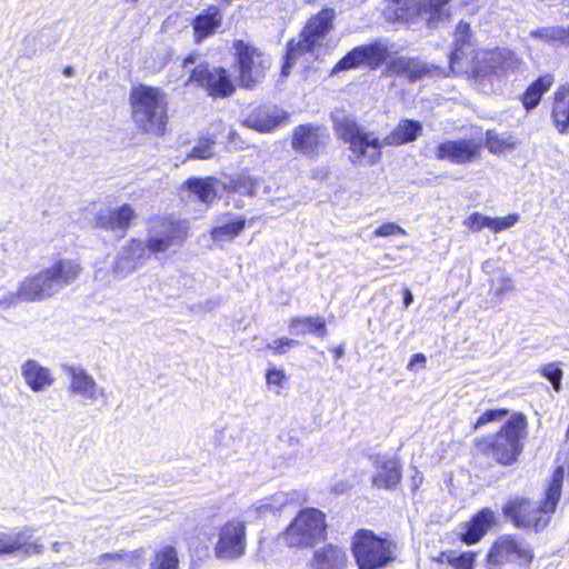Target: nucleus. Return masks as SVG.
I'll list each match as a JSON object with an SVG mask.
<instances>
[{
  "label": "nucleus",
  "mask_w": 569,
  "mask_h": 569,
  "mask_svg": "<svg viewBox=\"0 0 569 569\" xmlns=\"http://www.w3.org/2000/svg\"><path fill=\"white\" fill-rule=\"evenodd\" d=\"M330 119L336 136L349 144L351 151L349 160L352 163L366 161L369 164H376L381 160L383 147L413 142L423 130L420 121L403 119L387 137L380 139L375 132L367 131L353 117L343 111L331 112Z\"/></svg>",
  "instance_id": "obj_1"
},
{
  "label": "nucleus",
  "mask_w": 569,
  "mask_h": 569,
  "mask_svg": "<svg viewBox=\"0 0 569 569\" xmlns=\"http://www.w3.org/2000/svg\"><path fill=\"white\" fill-rule=\"evenodd\" d=\"M187 224L184 221L173 218H160L151 222L146 242L132 239L123 247L113 264L112 271L99 267L94 271V279L103 283H110L116 279H123L132 273L148 257L147 253L164 252L170 247H180L187 238Z\"/></svg>",
  "instance_id": "obj_2"
},
{
  "label": "nucleus",
  "mask_w": 569,
  "mask_h": 569,
  "mask_svg": "<svg viewBox=\"0 0 569 569\" xmlns=\"http://www.w3.org/2000/svg\"><path fill=\"white\" fill-rule=\"evenodd\" d=\"M81 267L73 260L60 259L34 276L19 282L18 290L0 297V309H9L20 302L42 301L53 297L72 283L80 274Z\"/></svg>",
  "instance_id": "obj_3"
},
{
  "label": "nucleus",
  "mask_w": 569,
  "mask_h": 569,
  "mask_svg": "<svg viewBox=\"0 0 569 569\" xmlns=\"http://www.w3.org/2000/svg\"><path fill=\"white\" fill-rule=\"evenodd\" d=\"M565 471L558 467L545 491V498L539 503L526 498H515L506 502L502 512L517 528L543 530L550 522V515L556 511L561 497Z\"/></svg>",
  "instance_id": "obj_4"
},
{
  "label": "nucleus",
  "mask_w": 569,
  "mask_h": 569,
  "mask_svg": "<svg viewBox=\"0 0 569 569\" xmlns=\"http://www.w3.org/2000/svg\"><path fill=\"white\" fill-rule=\"evenodd\" d=\"M527 428V417L522 412H515L492 438L485 439L480 445L496 462L512 466L523 451Z\"/></svg>",
  "instance_id": "obj_5"
},
{
  "label": "nucleus",
  "mask_w": 569,
  "mask_h": 569,
  "mask_svg": "<svg viewBox=\"0 0 569 569\" xmlns=\"http://www.w3.org/2000/svg\"><path fill=\"white\" fill-rule=\"evenodd\" d=\"M132 119L146 133L162 134L167 124L166 96L159 88L140 84L130 93Z\"/></svg>",
  "instance_id": "obj_6"
},
{
  "label": "nucleus",
  "mask_w": 569,
  "mask_h": 569,
  "mask_svg": "<svg viewBox=\"0 0 569 569\" xmlns=\"http://www.w3.org/2000/svg\"><path fill=\"white\" fill-rule=\"evenodd\" d=\"M396 542L389 537L359 529L351 540V552L358 569H382L396 559Z\"/></svg>",
  "instance_id": "obj_7"
},
{
  "label": "nucleus",
  "mask_w": 569,
  "mask_h": 569,
  "mask_svg": "<svg viewBox=\"0 0 569 569\" xmlns=\"http://www.w3.org/2000/svg\"><path fill=\"white\" fill-rule=\"evenodd\" d=\"M326 515L317 508H306L298 512L283 532L290 548H310L326 538Z\"/></svg>",
  "instance_id": "obj_8"
},
{
  "label": "nucleus",
  "mask_w": 569,
  "mask_h": 569,
  "mask_svg": "<svg viewBox=\"0 0 569 569\" xmlns=\"http://www.w3.org/2000/svg\"><path fill=\"white\" fill-rule=\"evenodd\" d=\"M232 48L239 71L240 87L252 89L264 78L271 66V59L243 40H234Z\"/></svg>",
  "instance_id": "obj_9"
},
{
  "label": "nucleus",
  "mask_w": 569,
  "mask_h": 569,
  "mask_svg": "<svg viewBox=\"0 0 569 569\" xmlns=\"http://www.w3.org/2000/svg\"><path fill=\"white\" fill-rule=\"evenodd\" d=\"M192 82L214 99L228 98L236 91L231 73L222 67L211 66L208 62H201L191 70L187 83Z\"/></svg>",
  "instance_id": "obj_10"
},
{
  "label": "nucleus",
  "mask_w": 569,
  "mask_h": 569,
  "mask_svg": "<svg viewBox=\"0 0 569 569\" xmlns=\"http://www.w3.org/2000/svg\"><path fill=\"white\" fill-rule=\"evenodd\" d=\"M533 560V552L528 545L512 536L499 537L487 553V569H500L506 562H515L528 568Z\"/></svg>",
  "instance_id": "obj_11"
},
{
  "label": "nucleus",
  "mask_w": 569,
  "mask_h": 569,
  "mask_svg": "<svg viewBox=\"0 0 569 569\" xmlns=\"http://www.w3.org/2000/svg\"><path fill=\"white\" fill-rule=\"evenodd\" d=\"M389 57L387 44L381 41H373L368 44L355 47L348 51L331 69L330 76L340 72L358 69L362 66L370 70H377Z\"/></svg>",
  "instance_id": "obj_12"
},
{
  "label": "nucleus",
  "mask_w": 569,
  "mask_h": 569,
  "mask_svg": "<svg viewBox=\"0 0 569 569\" xmlns=\"http://www.w3.org/2000/svg\"><path fill=\"white\" fill-rule=\"evenodd\" d=\"M329 142L330 133L322 124H299L292 131V149L309 158L318 157Z\"/></svg>",
  "instance_id": "obj_13"
},
{
  "label": "nucleus",
  "mask_w": 569,
  "mask_h": 569,
  "mask_svg": "<svg viewBox=\"0 0 569 569\" xmlns=\"http://www.w3.org/2000/svg\"><path fill=\"white\" fill-rule=\"evenodd\" d=\"M336 17L337 13L333 8L326 7L321 9L307 21L296 43L305 51L312 53L333 30Z\"/></svg>",
  "instance_id": "obj_14"
},
{
  "label": "nucleus",
  "mask_w": 569,
  "mask_h": 569,
  "mask_svg": "<svg viewBox=\"0 0 569 569\" xmlns=\"http://www.w3.org/2000/svg\"><path fill=\"white\" fill-rule=\"evenodd\" d=\"M246 551V525L239 520L226 522L219 530V538L214 547L218 559L233 560L240 558Z\"/></svg>",
  "instance_id": "obj_15"
},
{
  "label": "nucleus",
  "mask_w": 569,
  "mask_h": 569,
  "mask_svg": "<svg viewBox=\"0 0 569 569\" xmlns=\"http://www.w3.org/2000/svg\"><path fill=\"white\" fill-rule=\"evenodd\" d=\"M451 0H407L405 2L406 16L426 23L429 29H437L440 23L450 17L449 3Z\"/></svg>",
  "instance_id": "obj_16"
},
{
  "label": "nucleus",
  "mask_w": 569,
  "mask_h": 569,
  "mask_svg": "<svg viewBox=\"0 0 569 569\" xmlns=\"http://www.w3.org/2000/svg\"><path fill=\"white\" fill-rule=\"evenodd\" d=\"M478 51V42L470 24L463 20L459 21L453 32L450 68L452 70L458 68L462 71L463 63L468 62Z\"/></svg>",
  "instance_id": "obj_17"
},
{
  "label": "nucleus",
  "mask_w": 569,
  "mask_h": 569,
  "mask_svg": "<svg viewBox=\"0 0 569 569\" xmlns=\"http://www.w3.org/2000/svg\"><path fill=\"white\" fill-rule=\"evenodd\" d=\"M481 142L475 139H457L440 142L436 148V159L465 164L480 157Z\"/></svg>",
  "instance_id": "obj_18"
},
{
  "label": "nucleus",
  "mask_w": 569,
  "mask_h": 569,
  "mask_svg": "<svg viewBox=\"0 0 569 569\" xmlns=\"http://www.w3.org/2000/svg\"><path fill=\"white\" fill-rule=\"evenodd\" d=\"M137 214L132 207L123 203L116 208L99 210L93 219L94 226L106 231H112L118 238L124 237Z\"/></svg>",
  "instance_id": "obj_19"
},
{
  "label": "nucleus",
  "mask_w": 569,
  "mask_h": 569,
  "mask_svg": "<svg viewBox=\"0 0 569 569\" xmlns=\"http://www.w3.org/2000/svg\"><path fill=\"white\" fill-rule=\"evenodd\" d=\"M376 473L372 476V486L386 490H395L402 479V469L398 458L376 456L373 460Z\"/></svg>",
  "instance_id": "obj_20"
},
{
  "label": "nucleus",
  "mask_w": 569,
  "mask_h": 569,
  "mask_svg": "<svg viewBox=\"0 0 569 569\" xmlns=\"http://www.w3.org/2000/svg\"><path fill=\"white\" fill-rule=\"evenodd\" d=\"M430 72L431 67L421 59L400 56L389 60L383 74L402 77L410 83H413L421 80Z\"/></svg>",
  "instance_id": "obj_21"
},
{
  "label": "nucleus",
  "mask_w": 569,
  "mask_h": 569,
  "mask_svg": "<svg viewBox=\"0 0 569 569\" xmlns=\"http://www.w3.org/2000/svg\"><path fill=\"white\" fill-rule=\"evenodd\" d=\"M289 119V113L276 106H259L244 119L243 124L259 132H270Z\"/></svg>",
  "instance_id": "obj_22"
},
{
  "label": "nucleus",
  "mask_w": 569,
  "mask_h": 569,
  "mask_svg": "<svg viewBox=\"0 0 569 569\" xmlns=\"http://www.w3.org/2000/svg\"><path fill=\"white\" fill-rule=\"evenodd\" d=\"M496 523V517L491 509L483 508L478 511L468 522L460 525L459 539L470 546L479 542Z\"/></svg>",
  "instance_id": "obj_23"
},
{
  "label": "nucleus",
  "mask_w": 569,
  "mask_h": 569,
  "mask_svg": "<svg viewBox=\"0 0 569 569\" xmlns=\"http://www.w3.org/2000/svg\"><path fill=\"white\" fill-rule=\"evenodd\" d=\"M222 23L221 10L217 6H210L197 14L192 21L194 40L202 42L206 38L216 33Z\"/></svg>",
  "instance_id": "obj_24"
},
{
  "label": "nucleus",
  "mask_w": 569,
  "mask_h": 569,
  "mask_svg": "<svg viewBox=\"0 0 569 569\" xmlns=\"http://www.w3.org/2000/svg\"><path fill=\"white\" fill-rule=\"evenodd\" d=\"M310 566L312 569H346L347 553L342 548L328 543L315 550Z\"/></svg>",
  "instance_id": "obj_25"
},
{
  "label": "nucleus",
  "mask_w": 569,
  "mask_h": 569,
  "mask_svg": "<svg viewBox=\"0 0 569 569\" xmlns=\"http://www.w3.org/2000/svg\"><path fill=\"white\" fill-rule=\"evenodd\" d=\"M64 372L71 377L69 390L87 399H96L98 386L94 379L82 368L63 366Z\"/></svg>",
  "instance_id": "obj_26"
},
{
  "label": "nucleus",
  "mask_w": 569,
  "mask_h": 569,
  "mask_svg": "<svg viewBox=\"0 0 569 569\" xmlns=\"http://www.w3.org/2000/svg\"><path fill=\"white\" fill-rule=\"evenodd\" d=\"M519 220L517 213H511L502 218H492L480 212H473L467 220L466 226L473 232H479L488 228L493 232H500L515 226Z\"/></svg>",
  "instance_id": "obj_27"
},
{
  "label": "nucleus",
  "mask_w": 569,
  "mask_h": 569,
  "mask_svg": "<svg viewBox=\"0 0 569 569\" xmlns=\"http://www.w3.org/2000/svg\"><path fill=\"white\" fill-rule=\"evenodd\" d=\"M21 375L33 392H40L50 387L54 379L48 368L36 360L29 359L21 367Z\"/></svg>",
  "instance_id": "obj_28"
},
{
  "label": "nucleus",
  "mask_w": 569,
  "mask_h": 569,
  "mask_svg": "<svg viewBox=\"0 0 569 569\" xmlns=\"http://www.w3.org/2000/svg\"><path fill=\"white\" fill-rule=\"evenodd\" d=\"M246 219L242 216L223 214L214 220L210 234L214 241H229L234 239L244 228Z\"/></svg>",
  "instance_id": "obj_29"
},
{
  "label": "nucleus",
  "mask_w": 569,
  "mask_h": 569,
  "mask_svg": "<svg viewBox=\"0 0 569 569\" xmlns=\"http://www.w3.org/2000/svg\"><path fill=\"white\" fill-rule=\"evenodd\" d=\"M218 180L213 177H192L184 182L183 192H188V197H194L204 204L211 203L217 197Z\"/></svg>",
  "instance_id": "obj_30"
},
{
  "label": "nucleus",
  "mask_w": 569,
  "mask_h": 569,
  "mask_svg": "<svg viewBox=\"0 0 569 569\" xmlns=\"http://www.w3.org/2000/svg\"><path fill=\"white\" fill-rule=\"evenodd\" d=\"M490 60L489 50H479L468 62L463 63V69L470 72L476 82L490 81L493 77L497 78L495 66Z\"/></svg>",
  "instance_id": "obj_31"
},
{
  "label": "nucleus",
  "mask_w": 569,
  "mask_h": 569,
  "mask_svg": "<svg viewBox=\"0 0 569 569\" xmlns=\"http://www.w3.org/2000/svg\"><path fill=\"white\" fill-rule=\"evenodd\" d=\"M491 63L495 66L497 78L519 71L522 59L508 48H496L489 50Z\"/></svg>",
  "instance_id": "obj_32"
},
{
  "label": "nucleus",
  "mask_w": 569,
  "mask_h": 569,
  "mask_svg": "<svg viewBox=\"0 0 569 569\" xmlns=\"http://www.w3.org/2000/svg\"><path fill=\"white\" fill-rule=\"evenodd\" d=\"M289 331L293 336L312 333L325 338L328 333L326 320L322 317H296L289 323Z\"/></svg>",
  "instance_id": "obj_33"
},
{
  "label": "nucleus",
  "mask_w": 569,
  "mask_h": 569,
  "mask_svg": "<svg viewBox=\"0 0 569 569\" xmlns=\"http://www.w3.org/2000/svg\"><path fill=\"white\" fill-rule=\"evenodd\" d=\"M551 84L552 78L549 74L539 77L537 80H535L521 97L525 109L528 111L535 109L541 101L543 93L549 90Z\"/></svg>",
  "instance_id": "obj_34"
},
{
  "label": "nucleus",
  "mask_w": 569,
  "mask_h": 569,
  "mask_svg": "<svg viewBox=\"0 0 569 569\" xmlns=\"http://www.w3.org/2000/svg\"><path fill=\"white\" fill-rule=\"evenodd\" d=\"M552 118L557 129L565 132L569 127V87L561 88L556 92Z\"/></svg>",
  "instance_id": "obj_35"
},
{
  "label": "nucleus",
  "mask_w": 569,
  "mask_h": 569,
  "mask_svg": "<svg viewBox=\"0 0 569 569\" xmlns=\"http://www.w3.org/2000/svg\"><path fill=\"white\" fill-rule=\"evenodd\" d=\"M529 37L546 43H569V30L560 26L537 28L530 31Z\"/></svg>",
  "instance_id": "obj_36"
},
{
  "label": "nucleus",
  "mask_w": 569,
  "mask_h": 569,
  "mask_svg": "<svg viewBox=\"0 0 569 569\" xmlns=\"http://www.w3.org/2000/svg\"><path fill=\"white\" fill-rule=\"evenodd\" d=\"M132 559L131 553L124 551L102 553L97 559V569H127Z\"/></svg>",
  "instance_id": "obj_37"
},
{
  "label": "nucleus",
  "mask_w": 569,
  "mask_h": 569,
  "mask_svg": "<svg viewBox=\"0 0 569 569\" xmlns=\"http://www.w3.org/2000/svg\"><path fill=\"white\" fill-rule=\"evenodd\" d=\"M260 182V179L242 173L231 179L226 186V189L241 196L254 197Z\"/></svg>",
  "instance_id": "obj_38"
},
{
  "label": "nucleus",
  "mask_w": 569,
  "mask_h": 569,
  "mask_svg": "<svg viewBox=\"0 0 569 569\" xmlns=\"http://www.w3.org/2000/svg\"><path fill=\"white\" fill-rule=\"evenodd\" d=\"M149 569H179V559L176 548L166 546L158 550Z\"/></svg>",
  "instance_id": "obj_39"
},
{
  "label": "nucleus",
  "mask_w": 569,
  "mask_h": 569,
  "mask_svg": "<svg viewBox=\"0 0 569 569\" xmlns=\"http://www.w3.org/2000/svg\"><path fill=\"white\" fill-rule=\"evenodd\" d=\"M446 563L451 566L453 569H475L477 552L463 551L457 552L450 550V553L445 555Z\"/></svg>",
  "instance_id": "obj_40"
},
{
  "label": "nucleus",
  "mask_w": 569,
  "mask_h": 569,
  "mask_svg": "<svg viewBox=\"0 0 569 569\" xmlns=\"http://www.w3.org/2000/svg\"><path fill=\"white\" fill-rule=\"evenodd\" d=\"M26 541L21 538L20 531H0V557L20 551Z\"/></svg>",
  "instance_id": "obj_41"
},
{
  "label": "nucleus",
  "mask_w": 569,
  "mask_h": 569,
  "mask_svg": "<svg viewBox=\"0 0 569 569\" xmlns=\"http://www.w3.org/2000/svg\"><path fill=\"white\" fill-rule=\"evenodd\" d=\"M309 53L296 43L295 39L288 41L286 47L284 61L281 68V74L288 77L291 68L296 64L299 57Z\"/></svg>",
  "instance_id": "obj_42"
},
{
  "label": "nucleus",
  "mask_w": 569,
  "mask_h": 569,
  "mask_svg": "<svg viewBox=\"0 0 569 569\" xmlns=\"http://www.w3.org/2000/svg\"><path fill=\"white\" fill-rule=\"evenodd\" d=\"M540 372L547 380L550 381L555 391L559 392L561 390L563 372L560 368V363H548L541 367Z\"/></svg>",
  "instance_id": "obj_43"
},
{
  "label": "nucleus",
  "mask_w": 569,
  "mask_h": 569,
  "mask_svg": "<svg viewBox=\"0 0 569 569\" xmlns=\"http://www.w3.org/2000/svg\"><path fill=\"white\" fill-rule=\"evenodd\" d=\"M508 415L509 410L505 408L486 410L475 422L473 430H478L479 428L489 422L501 421Z\"/></svg>",
  "instance_id": "obj_44"
},
{
  "label": "nucleus",
  "mask_w": 569,
  "mask_h": 569,
  "mask_svg": "<svg viewBox=\"0 0 569 569\" xmlns=\"http://www.w3.org/2000/svg\"><path fill=\"white\" fill-rule=\"evenodd\" d=\"M214 140L211 138H201L192 148L190 156L196 159H210L213 156Z\"/></svg>",
  "instance_id": "obj_45"
},
{
  "label": "nucleus",
  "mask_w": 569,
  "mask_h": 569,
  "mask_svg": "<svg viewBox=\"0 0 569 569\" xmlns=\"http://www.w3.org/2000/svg\"><path fill=\"white\" fill-rule=\"evenodd\" d=\"M20 535L21 538L26 541V543L20 549L24 556L39 555L43 551V545L31 541V529L24 528L23 530H20Z\"/></svg>",
  "instance_id": "obj_46"
},
{
  "label": "nucleus",
  "mask_w": 569,
  "mask_h": 569,
  "mask_svg": "<svg viewBox=\"0 0 569 569\" xmlns=\"http://www.w3.org/2000/svg\"><path fill=\"white\" fill-rule=\"evenodd\" d=\"M486 147L490 152H501L507 148L506 140L501 139L495 131L488 130L486 133Z\"/></svg>",
  "instance_id": "obj_47"
},
{
  "label": "nucleus",
  "mask_w": 569,
  "mask_h": 569,
  "mask_svg": "<svg viewBox=\"0 0 569 569\" xmlns=\"http://www.w3.org/2000/svg\"><path fill=\"white\" fill-rule=\"evenodd\" d=\"M300 345V341L290 339V338H281L274 340L272 343H269L267 348L272 350L274 353L283 355L288 349L297 347Z\"/></svg>",
  "instance_id": "obj_48"
},
{
  "label": "nucleus",
  "mask_w": 569,
  "mask_h": 569,
  "mask_svg": "<svg viewBox=\"0 0 569 569\" xmlns=\"http://www.w3.org/2000/svg\"><path fill=\"white\" fill-rule=\"evenodd\" d=\"M272 501L273 502L261 503L258 508L259 512L260 513H266V512L276 513L287 503V499L282 495L273 497Z\"/></svg>",
  "instance_id": "obj_49"
},
{
  "label": "nucleus",
  "mask_w": 569,
  "mask_h": 569,
  "mask_svg": "<svg viewBox=\"0 0 569 569\" xmlns=\"http://www.w3.org/2000/svg\"><path fill=\"white\" fill-rule=\"evenodd\" d=\"M397 233L405 234V230L393 222H386L378 227L375 231V234L377 237H389Z\"/></svg>",
  "instance_id": "obj_50"
},
{
  "label": "nucleus",
  "mask_w": 569,
  "mask_h": 569,
  "mask_svg": "<svg viewBox=\"0 0 569 569\" xmlns=\"http://www.w3.org/2000/svg\"><path fill=\"white\" fill-rule=\"evenodd\" d=\"M284 378V372L276 368L269 369L266 373L268 385L281 386Z\"/></svg>",
  "instance_id": "obj_51"
},
{
  "label": "nucleus",
  "mask_w": 569,
  "mask_h": 569,
  "mask_svg": "<svg viewBox=\"0 0 569 569\" xmlns=\"http://www.w3.org/2000/svg\"><path fill=\"white\" fill-rule=\"evenodd\" d=\"M426 362H427V358H426V356L423 353H420V352L419 353H415L411 357L407 368L409 370H413L417 366H421V367L425 366Z\"/></svg>",
  "instance_id": "obj_52"
},
{
  "label": "nucleus",
  "mask_w": 569,
  "mask_h": 569,
  "mask_svg": "<svg viewBox=\"0 0 569 569\" xmlns=\"http://www.w3.org/2000/svg\"><path fill=\"white\" fill-rule=\"evenodd\" d=\"M413 470H415V473L411 476L410 486H411V490L415 492L421 486V483L423 481V475L416 468H413Z\"/></svg>",
  "instance_id": "obj_53"
},
{
  "label": "nucleus",
  "mask_w": 569,
  "mask_h": 569,
  "mask_svg": "<svg viewBox=\"0 0 569 569\" xmlns=\"http://www.w3.org/2000/svg\"><path fill=\"white\" fill-rule=\"evenodd\" d=\"M402 302L405 308H409L411 303L413 302V295L410 291V289L405 288L402 291Z\"/></svg>",
  "instance_id": "obj_54"
},
{
  "label": "nucleus",
  "mask_w": 569,
  "mask_h": 569,
  "mask_svg": "<svg viewBox=\"0 0 569 569\" xmlns=\"http://www.w3.org/2000/svg\"><path fill=\"white\" fill-rule=\"evenodd\" d=\"M336 359H341L345 356V347L338 346L332 349Z\"/></svg>",
  "instance_id": "obj_55"
},
{
  "label": "nucleus",
  "mask_w": 569,
  "mask_h": 569,
  "mask_svg": "<svg viewBox=\"0 0 569 569\" xmlns=\"http://www.w3.org/2000/svg\"><path fill=\"white\" fill-rule=\"evenodd\" d=\"M197 61V57L194 54H189L183 60V67H188L189 64H194Z\"/></svg>",
  "instance_id": "obj_56"
},
{
  "label": "nucleus",
  "mask_w": 569,
  "mask_h": 569,
  "mask_svg": "<svg viewBox=\"0 0 569 569\" xmlns=\"http://www.w3.org/2000/svg\"><path fill=\"white\" fill-rule=\"evenodd\" d=\"M63 76L72 77L74 73V69L71 66H66L62 70Z\"/></svg>",
  "instance_id": "obj_57"
},
{
  "label": "nucleus",
  "mask_w": 569,
  "mask_h": 569,
  "mask_svg": "<svg viewBox=\"0 0 569 569\" xmlns=\"http://www.w3.org/2000/svg\"><path fill=\"white\" fill-rule=\"evenodd\" d=\"M450 553L449 551H442L435 560L439 563H446V557L445 555Z\"/></svg>",
  "instance_id": "obj_58"
},
{
  "label": "nucleus",
  "mask_w": 569,
  "mask_h": 569,
  "mask_svg": "<svg viewBox=\"0 0 569 569\" xmlns=\"http://www.w3.org/2000/svg\"><path fill=\"white\" fill-rule=\"evenodd\" d=\"M52 547H53V549H54V550H58L59 542H54V543L52 545Z\"/></svg>",
  "instance_id": "obj_59"
},
{
  "label": "nucleus",
  "mask_w": 569,
  "mask_h": 569,
  "mask_svg": "<svg viewBox=\"0 0 569 569\" xmlns=\"http://www.w3.org/2000/svg\"><path fill=\"white\" fill-rule=\"evenodd\" d=\"M126 2H137L138 0H124Z\"/></svg>",
  "instance_id": "obj_60"
}]
</instances>
